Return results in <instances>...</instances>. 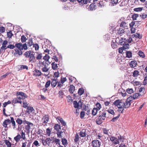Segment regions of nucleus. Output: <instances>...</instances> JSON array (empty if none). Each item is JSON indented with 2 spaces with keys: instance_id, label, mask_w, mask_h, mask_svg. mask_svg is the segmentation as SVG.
<instances>
[{
  "instance_id": "1",
  "label": "nucleus",
  "mask_w": 147,
  "mask_h": 147,
  "mask_svg": "<svg viewBox=\"0 0 147 147\" xmlns=\"http://www.w3.org/2000/svg\"><path fill=\"white\" fill-rule=\"evenodd\" d=\"M132 96L129 97L124 102L122 100H117L115 101L113 103L114 105L117 106L118 108V111L121 113L123 112L124 108H128L131 105V102L132 98Z\"/></svg>"
},
{
  "instance_id": "2",
  "label": "nucleus",
  "mask_w": 147,
  "mask_h": 147,
  "mask_svg": "<svg viewBox=\"0 0 147 147\" xmlns=\"http://www.w3.org/2000/svg\"><path fill=\"white\" fill-rule=\"evenodd\" d=\"M106 113L105 111L103 112L100 115L98 118L96 119V122L98 125L101 124L103 122V121L106 118Z\"/></svg>"
},
{
  "instance_id": "3",
  "label": "nucleus",
  "mask_w": 147,
  "mask_h": 147,
  "mask_svg": "<svg viewBox=\"0 0 147 147\" xmlns=\"http://www.w3.org/2000/svg\"><path fill=\"white\" fill-rule=\"evenodd\" d=\"M54 129L56 130L57 131V137L59 138H62V136L61 134L64 132L65 131V129H63V131L61 130V126L58 124H55L54 126Z\"/></svg>"
},
{
  "instance_id": "4",
  "label": "nucleus",
  "mask_w": 147,
  "mask_h": 147,
  "mask_svg": "<svg viewBox=\"0 0 147 147\" xmlns=\"http://www.w3.org/2000/svg\"><path fill=\"white\" fill-rule=\"evenodd\" d=\"M41 140L43 145L45 146H49L52 140L50 138H47L45 139H41Z\"/></svg>"
},
{
  "instance_id": "5",
  "label": "nucleus",
  "mask_w": 147,
  "mask_h": 147,
  "mask_svg": "<svg viewBox=\"0 0 147 147\" xmlns=\"http://www.w3.org/2000/svg\"><path fill=\"white\" fill-rule=\"evenodd\" d=\"M27 124V125H25V129L27 131H29L30 129V126H32L33 124L26 120H24V124Z\"/></svg>"
},
{
  "instance_id": "6",
  "label": "nucleus",
  "mask_w": 147,
  "mask_h": 147,
  "mask_svg": "<svg viewBox=\"0 0 147 147\" xmlns=\"http://www.w3.org/2000/svg\"><path fill=\"white\" fill-rule=\"evenodd\" d=\"M109 138L113 144L116 145L119 144V140H118V139L117 138L111 136Z\"/></svg>"
},
{
  "instance_id": "7",
  "label": "nucleus",
  "mask_w": 147,
  "mask_h": 147,
  "mask_svg": "<svg viewBox=\"0 0 147 147\" xmlns=\"http://www.w3.org/2000/svg\"><path fill=\"white\" fill-rule=\"evenodd\" d=\"M82 104L81 100L78 102L76 101H74V107L78 109H80L82 107Z\"/></svg>"
},
{
  "instance_id": "8",
  "label": "nucleus",
  "mask_w": 147,
  "mask_h": 147,
  "mask_svg": "<svg viewBox=\"0 0 147 147\" xmlns=\"http://www.w3.org/2000/svg\"><path fill=\"white\" fill-rule=\"evenodd\" d=\"M92 144L93 147H100L101 142L98 140H94L92 141Z\"/></svg>"
},
{
  "instance_id": "9",
  "label": "nucleus",
  "mask_w": 147,
  "mask_h": 147,
  "mask_svg": "<svg viewBox=\"0 0 147 147\" xmlns=\"http://www.w3.org/2000/svg\"><path fill=\"white\" fill-rule=\"evenodd\" d=\"M33 52H32V53L29 57V61L30 62L34 63L36 62V60L34 54H33Z\"/></svg>"
},
{
  "instance_id": "10",
  "label": "nucleus",
  "mask_w": 147,
  "mask_h": 147,
  "mask_svg": "<svg viewBox=\"0 0 147 147\" xmlns=\"http://www.w3.org/2000/svg\"><path fill=\"white\" fill-rule=\"evenodd\" d=\"M42 120L43 121V123L47 124L49 120V116L48 115H45L42 117Z\"/></svg>"
},
{
  "instance_id": "11",
  "label": "nucleus",
  "mask_w": 147,
  "mask_h": 147,
  "mask_svg": "<svg viewBox=\"0 0 147 147\" xmlns=\"http://www.w3.org/2000/svg\"><path fill=\"white\" fill-rule=\"evenodd\" d=\"M33 75L35 76H40L42 74L41 71L39 70L35 69L33 71Z\"/></svg>"
},
{
  "instance_id": "12",
  "label": "nucleus",
  "mask_w": 147,
  "mask_h": 147,
  "mask_svg": "<svg viewBox=\"0 0 147 147\" xmlns=\"http://www.w3.org/2000/svg\"><path fill=\"white\" fill-rule=\"evenodd\" d=\"M56 119L58 121V122L59 121V122L61 123V124L63 126H65L66 125V123L61 117H58L56 118Z\"/></svg>"
},
{
  "instance_id": "13",
  "label": "nucleus",
  "mask_w": 147,
  "mask_h": 147,
  "mask_svg": "<svg viewBox=\"0 0 147 147\" xmlns=\"http://www.w3.org/2000/svg\"><path fill=\"white\" fill-rule=\"evenodd\" d=\"M8 43L7 41L6 40H4L2 43V46L1 47V49L2 51H5L7 49V48L6 47V45Z\"/></svg>"
},
{
  "instance_id": "14",
  "label": "nucleus",
  "mask_w": 147,
  "mask_h": 147,
  "mask_svg": "<svg viewBox=\"0 0 147 147\" xmlns=\"http://www.w3.org/2000/svg\"><path fill=\"white\" fill-rule=\"evenodd\" d=\"M9 123L10 119H8L5 120V121L3 122L2 125L4 127L7 128L6 129L7 130L8 127H7V125Z\"/></svg>"
},
{
  "instance_id": "15",
  "label": "nucleus",
  "mask_w": 147,
  "mask_h": 147,
  "mask_svg": "<svg viewBox=\"0 0 147 147\" xmlns=\"http://www.w3.org/2000/svg\"><path fill=\"white\" fill-rule=\"evenodd\" d=\"M9 123L10 119H8L5 120V121L3 122L2 125L4 127L7 128L6 129L7 130L8 127H7V125Z\"/></svg>"
},
{
  "instance_id": "16",
  "label": "nucleus",
  "mask_w": 147,
  "mask_h": 147,
  "mask_svg": "<svg viewBox=\"0 0 147 147\" xmlns=\"http://www.w3.org/2000/svg\"><path fill=\"white\" fill-rule=\"evenodd\" d=\"M5 144L7 146V147H15L14 145L12 144L9 141L7 140H4Z\"/></svg>"
},
{
  "instance_id": "17",
  "label": "nucleus",
  "mask_w": 147,
  "mask_h": 147,
  "mask_svg": "<svg viewBox=\"0 0 147 147\" xmlns=\"http://www.w3.org/2000/svg\"><path fill=\"white\" fill-rule=\"evenodd\" d=\"M11 120H10V123H11L12 125L13 129H15L16 127V125L15 121L13 117H10Z\"/></svg>"
},
{
  "instance_id": "18",
  "label": "nucleus",
  "mask_w": 147,
  "mask_h": 147,
  "mask_svg": "<svg viewBox=\"0 0 147 147\" xmlns=\"http://www.w3.org/2000/svg\"><path fill=\"white\" fill-rule=\"evenodd\" d=\"M58 83V81L57 79H53L52 80V82L51 83V85L53 88L55 87Z\"/></svg>"
},
{
  "instance_id": "19",
  "label": "nucleus",
  "mask_w": 147,
  "mask_h": 147,
  "mask_svg": "<svg viewBox=\"0 0 147 147\" xmlns=\"http://www.w3.org/2000/svg\"><path fill=\"white\" fill-rule=\"evenodd\" d=\"M96 6L94 4H91L89 6L88 9L89 10L93 11L96 9Z\"/></svg>"
},
{
  "instance_id": "20",
  "label": "nucleus",
  "mask_w": 147,
  "mask_h": 147,
  "mask_svg": "<svg viewBox=\"0 0 147 147\" xmlns=\"http://www.w3.org/2000/svg\"><path fill=\"white\" fill-rule=\"evenodd\" d=\"M12 102L13 103L16 104L17 103H20L22 104V101L21 100H19L18 99V98H14L12 101Z\"/></svg>"
},
{
  "instance_id": "21",
  "label": "nucleus",
  "mask_w": 147,
  "mask_h": 147,
  "mask_svg": "<svg viewBox=\"0 0 147 147\" xmlns=\"http://www.w3.org/2000/svg\"><path fill=\"white\" fill-rule=\"evenodd\" d=\"M15 46L16 47H17V49L19 50H23L22 48V43L21 42L19 43H16L15 45Z\"/></svg>"
},
{
  "instance_id": "22",
  "label": "nucleus",
  "mask_w": 147,
  "mask_h": 147,
  "mask_svg": "<svg viewBox=\"0 0 147 147\" xmlns=\"http://www.w3.org/2000/svg\"><path fill=\"white\" fill-rule=\"evenodd\" d=\"M15 53L14 55H15L16 54H18L19 55H21L22 54V52L21 50L18 49L16 48L15 49Z\"/></svg>"
},
{
  "instance_id": "23",
  "label": "nucleus",
  "mask_w": 147,
  "mask_h": 147,
  "mask_svg": "<svg viewBox=\"0 0 147 147\" xmlns=\"http://www.w3.org/2000/svg\"><path fill=\"white\" fill-rule=\"evenodd\" d=\"M34 110V109L33 107L29 106L27 108L26 111L28 113L30 114L32 113Z\"/></svg>"
},
{
  "instance_id": "24",
  "label": "nucleus",
  "mask_w": 147,
  "mask_h": 147,
  "mask_svg": "<svg viewBox=\"0 0 147 147\" xmlns=\"http://www.w3.org/2000/svg\"><path fill=\"white\" fill-rule=\"evenodd\" d=\"M127 42L126 40V38H121V39L119 41V43L121 45H124Z\"/></svg>"
},
{
  "instance_id": "25",
  "label": "nucleus",
  "mask_w": 147,
  "mask_h": 147,
  "mask_svg": "<svg viewBox=\"0 0 147 147\" xmlns=\"http://www.w3.org/2000/svg\"><path fill=\"white\" fill-rule=\"evenodd\" d=\"M137 65V62L136 61H132L129 63L130 66L132 67H134Z\"/></svg>"
},
{
  "instance_id": "26",
  "label": "nucleus",
  "mask_w": 147,
  "mask_h": 147,
  "mask_svg": "<svg viewBox=\"0 0 147 147\" xmlns=\"http://www.w3.org/2000/svg\"><path fill=\"white\" fill-rule=\"evenodd\" d=\"M16 122L18 125H20L23 123H24V121H23L22 119L20 118H17L16 119Z\"/></svg>"
},
{
  "instance_id": "27",
  "label": "nucleus",
  "mask_w": 147,
  "mask_h": 147,
  "mask_svg": "<svg viewBox=\"0 0 147 147\" xmlns=\"http://www.w3.org/2000/svg\"><path fill=\"white\" fill-rule=\"evenodd\" d=\"M21 138V135L19 134H18L14 138V140L16 141V142H18L20 140Z\"/></svg>"
},
{
  "instance_id": "28",
  "label": "nucleus",
  "mask_w": 147,
  "mask_h": 147,
  "mask_svg": "<svg viewBox=\"0 0 147 147\" xmlns=\"http://www.w3.org/2000/svg\"><path fill=\"white\" fill-rule=\"evenodd\" d=\"M75 138L74 139V140L75 142H76L77 145L78 147V144H79V137L78 134H76L75 135Z\"/></svg>"
},
{
  "instance_id": "29",
  "label": "nucleus",
  "mask_w": 147,
  "mask_h": 147,
  "mask_svg": "<svg viewBox=\"0 0 147 147\" xmlns=\"http://www.w3.org/2000/svg\"><path fill=\"white\" fill-rule=\"evenodd\" d=\"M52 69L53 70H56L58 67L57 64L55 62H53L51 64Z\"/></svg>"
},
{
  "instance_id": "30",
  "label": "nucleus",
  "mask_w": 147,
  "mask_h": 147,
  "mask_svg": "<svg viewBox=\"0 0 147 147\" xmlns=\"http://www.w3.org/2000/svg\"><path fill=\"white\" fill-rule=\"evenodd\" d=\"M67 102L70 104H71L73 100L72 97L68 95L67 96Z\"/></svg>"
},
{
  "instance_id": "31",
  "label": "nucleus",
  "mask_w": 147,
  "mask_h": 147,
  "mask_svg": "<svg viewBox=\"0 0 147 147\" xmlns=\"http://www.w3.org/2000/svg\"><path fill=\"white\" fill-rule=\"evenodd\" d=\"M32 53V52L30 51H27L24 53V55L26 57L28 58Z\"/></svg>"
},
{
  "instance_id": "32",
  "label": "nucleus",
  "mask_w": 147,
  "mask_h": 147,
  "mask_svg": "<svg viewBox=\"0 0 147 147\" xmlns=\"http://www.w3.org/2000/svg\"><path fill=\"white\" fill-rule=\"evenodd\" d=\"M141 95V94H140V93L135 94L133 96V98L134 100L139 98Z\"/></svg>"
},
{
  "instance_id": "33",
  "label": "nucleus",
  "mask_w": 147,
  "mask_h": 147,
  "mask_svg": "<svg viewBox=\"0 0 147 147\" xmlns=\"http://www.w3.org/2000/svg\"><path fill=\"white\" fill-rule=\"evenodd\" d=\"M69 91L70 93H73L74 92L73 91L74 89V85H71L68 87Z\"/></svg>"
},
{
  "instance_id": "34",
  "label": "nucleus",
  "mask_w": 147,
  "mask_h": 147,
  "mask_svg": "<svg viewBox=\"0 0 147 147\" xmlns=\"http://www.w3.org/2000/svg\"><path fill=\"white\" fill-rule=\"evenodd\" d=\"M34 146H35L36 147H37L40 146V145L38 142L37 140H36L33 143L32 147H34Z\"/></svg>"
},
{
  "instance_id": "35",
  "label": "nucleus",
  "mask_w": 147,
  "mask_h": 147,
  "mask_svg": "<svg viewBox=\"0 0 147 147\" xmlns=\"http://www.w3.org/2000/svg\"><path fill=\"white\" fill-rule=\"evenodd\" d=\"M20 67L19 68V70H21L26 69V70L28 69V67L26 65H21Z\"/></svg>"
},
{
  "instance_id": "36",
  "label": "nucleus",
  "mask_w": 147,
  "mask_h": 147,
  "mask_svg": "<svg viewBox=\"0 0 147 147\" xmlns=\"http://www.w3.org/2000/svg\"><path fill=\"white\" fill-rule=\"evenodd\" d=\"M46 134L45 135L47 136H50L51 135V130L49 128H48L46 129Z\"/></svg>"
},
{
  "instance_id": "37",
  "label": "nucleus",
  "mask_w": 147,
  "mask_h": 147,
  "mask_svg": "<svg viewBox=\"0 0 147 147\" xmlns=\"http://www.w3.org/2000/svg\"><path fill=\"white\" fill-rule=\"evenodd\" d=\"M139 72L138 70H135L133 74V76L134 77H137L139 75Z\"/></svg>"
},
{
  "instance_id": "38",
  "label": "nucleus",
  "mask_w": 147,
  "mask_h": 147,
  "mask_svg": "<svg viewBox=\"0 0 147 147\" xmlns=\"http://www.w3.org/2000/svg\"><path fill=\"white\" fill-rule=\"evenodd\" d=\"M37 55L36 57V59L37 60H39L41 59L42 57V54L41 53H36Z\"/></svg>"
},
{
  "instance_id": "39",
  "label": "nucleus",
  "mask_w": 147,
  "mask_h": 147,
  "mask_svg": "<svg viewBox=\"0 0 147 147\" xmlns=\"http://www.w3.org/2000/svg\"><path fill=\"white\" fill-rule=\"evenodd\" d=\"M126 57L128 58L132 57V53L130 51H127L126 53Z\"/></svg>"
},
{
  "instance_id": "40",
  "label": "nucleus",
  "mask_w": 147,
  "mask_h": 147,
  "mask_svg": "<svg viewBox=\"0 0 147 147\" xmlns=\"http://www.w3.org/2000/svg\"><path fill=\"white\" fill-rule=\"evenodd\" d=\"M84 91L83 89L81 88L79 89L78 92V93L79 95L81 96L84 93Z\"/></svg>"
},
{
  "instance_id": "41",
  "label": "nucleus",
  "mask_w": 147,
  "mask_h": 147,
  "mask_svg": "<svg viewBox=\"0 0 147 147\" xmlns=\"http://www.w3.org/2000/svg\"><path fill=\"white\" fill-rule=\"evenodd\" d=\"M50 59V57L48 54H46L43 57V59L46 61H48Z\"/></svg>"
},
{
  "instance_id": "42",
  "label": "nucleus",
  "mask_w": 147,
  "mask_h": 147,
  "mask_svg": "<svg viewBox=\"0 0 147 147\" xmlns=\"http://www.w3.org/2000/svg\"><path fill=\"white\" fill-rule=\"evenodd\" d=\"M133 37H135V38H138L139 39H140L142 38V36L140 35L139 34L136 33L132 35Z\"/></svg>"
},
{
  "instance_id": "43",
  "label": "nucleus",
  "mask_w": 147,
  "mask_h": 147,
  "mask_svg": "<svg viewBox=\"0 0 147 147\" xmlns=\"http://www.w3.org/2000/svg\"><path fill=\"white\" fill-rule=\"evenodd\" d=\"M98 110L97 108H94L93 109L92 111V114L94 115H95L97 113Z\"/></svg>"
},
{
  "instance_id": "44",
  "label": "nucleus",
  "mask_w": 147,
  "mask_h": 147,
  "mask_svg": "<svg viewBox=\"0 0 147 147\" xmlns=\"http://www.w3.org/2000/svg\"><path fill=\"white\" fill-rule=\"evenodd\" d=\"M69 0L70 1V3H68L67 6L68 7L70 8V7H72L74 5V0Z\"/></svg>"
},
{
  "instance_id": "45",
  "label": "nucleus",
  "mask_w": 147,
  "mask_h": 147,
  "mask_svg": "<svg viewBox=\"0 0 147 147\" xmlns=\"http://www.w3.org/2000/svg\"><path fill=\"white\" fill-rule=\"evenodd\" d=\"M127 26V24L125 22L122 21L121 22L120 25V27H126Z\"/></svg>"
},
{
  "instance_id": "46",
  "label": "nucleus",
  "mask_w": 147,
  "mask_h": 147,
  "mask_svg": "<svg viewBox=\"0 0 147 147\" xmlns=\"http://www.w3.org/2000/svg\"><path fill=\"white\" fill-rule=\"evenodd\" d=\"M49 69H48L47 67H43L41 69L42 71L43 72H47L49 70Z\"/></svg>"
},
{
  "instance_id": "47",
  "label": "nucleus",
  "mask_w": 147,
  "mask_h": 147,
  "mask_svg": "<svg viewBox=\"0 0 147 147\" xmlns=\"http://www.w3.org/2000/svg\"><path fill=\"white\" fill-rule=\"evenodd\" d=\"M138 55L140 57L143 58L145 57V55L144 53L141 51H140L138 52Z\"/></svg>"
},
{
  "instance_id": "48",
  "label": "nucleus",
  "mask_w": 147,
  "mask_h": 147,
  "mask_svg": "<svg viewBox=\"0 0 147 147\" xmlns=\"http://www.w3.org/2000/svg\"><path fill=\"white\" fill-rule=\"evenodd\" d=\"M27 43L29 47L31 46L32 45H33L32 40V39H29L28 42H27Z\"/></svg>"
},
{
  "instance_id": "49",
  "label": "nucleus",
  "mask_w": 147,
  "mask_h": 147,
  "mask_svg": "<svg viewBox=\"0 0 147 147\" xmlns=\"http://www.w3.org/2000/svg\"><path fill=\"white\" fill-rule=\"evenodd\" d=\"M27 39L24 35H22L21 37V41L22 43L26 42Z\"/></svg>"
},
{
  "instance_id": "50",
  "label": "nucleus",
  "mask_w": 147,
  "mask_h": 147,
  "mask_svg": "<svg viewBox=\"0 0 147 147\" xmlns=\"http://www.w3.org/2000/svg\"><path fill=\"white\" fill-rule=\"evenodd\" d=\"M143 9L142 7H138L134 9V10L136 12H139L141 11Z\"/></svg>"
},
{
  "instance_id": "51",
  "label": "nucleus",
  "mask_w": 147,
  "mask_h": 147,
  "mask_svg": "<svg viewBox=\"0 0 147 147\" xmlns=\"http://www.w3.org/2000/svg\"><path fill=\"white\" fill-rule=\"evenodd\" d=\"M62 142L63 145L65 146L67 144V141L65 139H62Z\"/></svg>"
},
{
  "instance_id": "52",
  "label": "nucleus",
  "mask_w": 147,
  "mask_h": 147,
  "mask_svg": "<svg viewBox=\"0 0 147 147\" xmlns=\"http://www.w3.org/2000/svg\"><path fill=\"white\" fill-rule=\"evenodd\" d=\"M123 45V50H125L127 49H128L129 46V45L127 43H125L124 45Z\"/></svg>"
},
{
  "instance_id": "53",
  "label": "nucleus",
  "mask_w": 147,
  "mask_h": 147,
  "mask_svg": "<svg viewBox=\"0 0 147 147\" xmlns=\"http://www.w3.org/2000/svg\"><path fill=\"white\" fill-rule=\"evenodd\" d=\"M54 142H55L56 145H60V140L55 138L54 140Z\"/></svg>"
},
{
  "instance_id": "54",
  "label": "nucleus",
  "mask_w": 147,
  "mask_h": 147,
  "mask_svg": "<svg viewBox=\"0 0 147 147\" xmlns=\"http://www.w3.org/2000/svg\"><path fill=\"white\" fill-rule=\"evenodd\" d=\"M132 40V38L130 37H128L127 39L126 38L127 43H130Z\"/></svg>"
},
{
  "instance_id": "55",
  "label": "nucleus",
  "mask_w": 147,
  "mask_h": 147,
  "mask_svg": "<svg viewBox=\"0 0 147 147\" xmlns=\"http://www.w3.org/2000/svg\"><path fill=\"white\" fill-rule=\"evenodd\" d=\"M51 84V82L50 80H49L46 82L45 85V88H48L50 86Z\"/></svg>"
},
{
  "instance_id": "56",
  "label": "nucleus",
  "mask_w": 147,
  "mask_h": 147,
  "mask_svg": "<svg viewBox=\"0 0 147 147\" xmlns=\"http://www.w3.org/2000/svg\"><path fill=\"white\" fill-rule=\"evenodd\" d=\"M118 0H111V3L113 4V6L117 4L118 3Z\"/></svg>"
},
{
  "instance_id": "57",
  "label": "nucleus",
  "mask_w": 147,
  "mask_h": 147,
  "mask_svg": "<svg viewBox=\"0 0 147 147\" xmlns=\"http://www.w3.org/2000/svg\"><path fill=\"white\" fill-rule=\"evenodd\" d=\"M33 47L35 48V49L36 51H38V50L39 49V45L37 44H33Z\"/></svg>"
},
{
  "instance_id": "58",
  "label": "nucleus",
  "mask_w": 147,
  "mask_h": 147,
  "mask_svg": "<svg viewBox=\"0 0 147 147\" xmlns=\"http://www.w3.org/2000/svg\"><path fill=\"white\" fill-rule=\"evenodd\" d=\"M117 138L119 140V141H120V142H123L124 141V138L121 136H118Z\"/></svg>"
},
{
  "instance_id": "59",
  "label": "nucleus",
  "mask_w": 147,
  "mask_h": 147,
  "mask_svg": "<svg viewBox=\"0 0 147 147\" xmlns=\"http://www.w3.org/2000/svg\"><path fill=\"white\" fill-rule=\"evenodd\" d=\"M139 15L138 14H134L132 15V18L134 20L137 19V18L138 17Z\"/></svg>"
},
{
  "instance_id": "60",
  "label": "nucleus",
  "mask_w": 147,
  "mask_h": 147,
  "mask_svg": "<svg viewBox=\"0 0 147 147\" xmlns=\"http://www.w3.org/2000/svg\"><path fill=\"white\" fill-rule=\"evenodd\" d=\"M57 84V88L58 87H59L60 88L63 85V84L61 81L58 82Z\"/></svg>"
},
{
  "instance_id": "61",
  "label": "nucleus",
  "mask_w": 147,
  "mask_h": 147,
  "mask_svg": "<svg viewBox=\"0 0 147 147\" xmlns=\"http://www.w3.org/2000/svg\"><path fill=\"white\" fill-rule=\"evenodd\" d=\"M21 137L23 140H25L26 139L25 134L23 131H22L21 133Z\"/></svg>"
},
{
  "instance_id": "62",
  "label": "nucleus",
  "mask_w": 147,
  "mask_h": 147,
  "mask_svg": "<svg viewBox=\"0 0 147 147\" xmlns=\"http://www.w3.org/2000/svg\"><path fill=\"white\" fill-rule=\"evenodd\" d=\"M28 106V104L27 102H26L24 101L23 102V107L25 108H27Z\"/></svg>"
},
{
  "instance_id": "63",
  "label": "nucleus",
  "mask_w": 147,
  "mask_h": 147,
  "mask_svg": "<svg viewBox=\"0 0 147 147\" xmlns=\"http://www.w3.org/2000/svg\"><path fill=\"white\" fill-rule=\"evenodd\" d=\"M102 130L104 134H107V135L109 134L108 133V131H109V130H107L106 129L104 128H103Z\"/></svg>"
},
{
  "instance_id": "64",
  "label": "nucleus",
  "mask_w": 147,
  "mask_h": 147,
  "mask_svg": "<svg viewBox=\"0 0 147 147\" xmlns=\"http://www.w3.org/2000/svg\"><path fill=\"white\" fill-rule=\"evenodd\" d=\"M5 28L1 26L0 27V32L1 33H3L5 32Z\"/></svg>"
}]
</instances>
